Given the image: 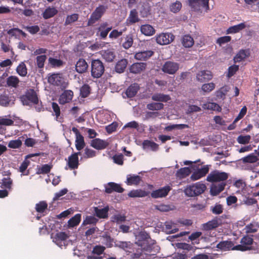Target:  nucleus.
<instances>
[{
  "instance_id": "1",
  "label": "nucleus",
  "mask_w": 259,
  "mask_h": 259,
  "mask_svg": "<svg viewBox=\"0 0 259 259\" xmlns=\"http://www.w3.org/2000/svg\"><path fill=\"white\" fill-rule=\"evenodd\" d=\"M137 242L136 243L140 246L143 252L140 253H136L134 254L133 259H150V255H154V253L150 254L144 253V251L151 252L153 249L158 250V247L155 245L154 240H151L148 234L145 232H140L137 236Z\"/></svg>"
},
{
  "instance_id": "2",
  "label": "nucleus",
  "mask_w": 259,
  "mask_h": 259,
  "mask_svg": "<svg viewBox=\"0 0 259 259\" xmlns=\"http://www.w3.org/2000/svg\"><path fill=\"white\" fill-rule=\"evenodd\" d=\"M206 187L202 182L188 186L185 189L184 192L186 195L189 197H193L199 195L205 190Z\"/></svg>"
},
{
  "instance_id": "3",
  "label": "nucleus",
  "mask_w": 259,
  "mask_h": 259,
  "mask_svg": "<svg viewBox=\"0 0 259 259\" xmlns=\"http://www.w3.org/2000/svg\"><path fill=\"white\" fill-rule=\"evenodd\" d=\"M48 82L52 84L59 86L61 89L67 87L68 83L66 79L60 73L49 74L48 77Z\"/></svg>"
},
{
  "instance_id": "4",
  "label": "nucleus",
  "mask_w": 259,
  "mask_h": 259,
  "mask_svg": "<svg viewBox=\"0 0 259 259\" xmlns=\"http://www.w3.org/2000/svg\"><path fill=\"white\" fill-rule=\"evenodd\" d=\"M229 174L219 170L211 171L207 177L206 180L209 182H225L228 178Z\"/></svg>"
},
{
  "instance_id": "5",
  "label": "nucleus",
  "mask_w": 259,
  "mask_h": 259,
  "mask_svg": "<svg viewBox=\"0 0 259 259\" xmlns=\"http://www.w3.org/2000/svg\"><path fill=\"white\" fill-rule=\"evenodd\" d=\"M209 0H188L189 6L195 11H204L207 12L209 10Z\"/></svg>"
},
{
  "instance_id": "6",
  "label": "nucleus",
  "mask_w": 259,
  "mask_h": 259,
  "mask_svg": "<svg viewBox=\"0 0 259 259\" xmlns=\"http://www.w3.org/2000/svg\"><path fill=\"white\" fill-rule=\"evenodd\" d=\"M21 100L24 105H29L30 104H38V99L36 93L33 90H29L25 95L21 97Z\"/></svg>"
},
{
  "instance_id": "7",
  "label": "nucleus",
  "mask_w": 259,
  "mask_h": 259,
  "mask_svg": "<svg viewBox=\"0 0 259 259\" xmlns=\"http://www.w3.org/2000/svg\"><path fill=\"white\" fill-rule=\"evenodd\" d=\"M104 67L102 62L99 60H93L92 62L91 73L95 78L100 77L104 73Z\"/></svg>"
},
{
  "instance_id": "8",
  "label": "nucleus",
  "mask_w": 259,
  "mask_h": 259,
  "mask_svg": "<svg viewBox=\"0 0 259 259\" xmlns=\"http://www.w3.org/2000/svg\"><path fill=\"white\" fill-rule=\"evenodd\" d=\"M67 235L64 232H58L52 234L53 241L60 247L67 245Z\"/></svg>"
},
{
  "instance_id": "9",
  "label": "nucleus",
  "mask_w": 259,
  "mask_h": 259,
  "mask_svg": "<svg viewBox=\"0 0 259 259\" xmlns=\"http://www.w3.org/2000/svg\"><path fill=\"white\" fill-rule=\"evenodd\" d=\"M175 38V36L171 33H161L155 37L157 44L160 45H166L171 42Z\"/></svg>"
},
{
  "instance_id": "10",
  "label": "nucleus",
  "mask_w": 259,
  "mask_h": 259,
  "mask_svg": "<svg viewBox=\"0 0 259 259\" xmlns=\"http://www.w3.org/2000/svg\"><path fill=\"white\" fill-rule=\"evenodd\" d=\"M253 240L249 236H245L242 238L240 241V244L236 245L233 249L242 251L249 250L251 248Z\"/></svg>"
},
{
  "instance_id": "11",
  "label": "nucleus",
  "mask_w": 259,
  "mask_h": 259,
  "mask_svg": "<svg viewBox=\"0 0 259 259\" xmlns=\"http://www.w3.org/2000/svg\"><path fill=\"white\" fill-rule=\"evenodd\" d=\"M179 65L177 63L167 61L162 66V71L169 74H175L179 69Z\"/></svg>"
},
{
  "instance_id": "12",
  "label": "nucleus",
  "mask_w": 259,
  "mask_h": 259,
  "mask_svg": "<svg viewBox=\"0 0 259 259\" xmlns=\"http://www.w3.org/2000/svg\"><path fill=\"white\" fill-rule=\"evenodd\" d=\"M210 165H204L201 168L198 169L194 171L191 176V179L192 181H196L204 177L208 172Z\"/></svg>"
},
{
  "instance_id": "13",
  "label": "nucleus",
  "mask_w": 259,
  "mask_h": 259,
  "mask_svg": "<svg viewBox=\"0 0 259 259\" xmlns=\"http://www.w3.org/2000/svg\"><path fill=\"white\" fill-rule=\"evenodd\" d=\"M221 224V221L218 218L204 223L201 225V229L205 231H208L218 227Z\"/></svg>"
},
{
  "instance_id": "14",
  "label": "nucleus",
  "mask_w": 259,
  "mask_h": 259,
  "mask_svg": "<svg viewBox=\"0 0 259 259\" xmlns=\"http://www.w3.org/2000/svg\"><path fill=\"white\" fill-rule=\"evenodd\" d=\"M171 190L170 186H167L163 187L160 189L153 191L151 196L153 198H163L166 196Z\"/></svg>"
},
{
  "instance_id": "15",
  "label": "nucleus",
  "mask_w": 259,
  "mask_h": 259,
  "mask_svg": "<svg viewBox=\"0 0 259 259\" xmlns=\"http://www.w3.org/2000/svg\"><path fill=\"white\" fill-rule=\"evenodd\" d=\"M213 77L211 72L208 70L199 71L196 76V80L200 82H204L211 80Z\"/></svg>"
},
{
  "instance_id": "16",
  "label": "nucleus",
  "mask_w": 259,
  "mask_h": 259,
  "mask_svg": "<svg viewBox=\"0 0 259 259\" xmlns=\"http://www.w3.org/2000/svg\"><path fill=\"white\" fill-rule=\"evenodd\" d=\"M105 11V9L104 7L100 6L98 7L91 15V18L88 21V25H91L99 19Z\"/></svg>"
},
{
  "instance_id": "17",
  "label": "nucleus",
  "mask_w": 259,
  "mask_h": 259,
  "mask_svg": "<svg viewBox=\"0 0 259 259\" xmlns=\"http://www.w3.org/2000/svg\"><path fill=\"white\" fill-rule=\"evenodd\" d=\"M88 64L83 59H79L75 64V70L79 73L85 72L88 68Z\"/></svg>"
},
{
  "instance_id": "18",
  "label": "nucleus",
  "mask_w": 259,
  "mask_h": 259,
  "mask_svg": "<svg viewBox=\"0 0 259 259\" xmlns=\"http://www.w3.org/2000/svg\"><path fill=\"white\" fill-rule=\"evenodd\" d=\"M108 145L107 141L100 139H95L91 142V146L97 150L105 149Z\"/></svg>"
},
{
  "instance_id": "19",
  "label": "nucleus",
  "mask_w": 259,
  "mask_h": 259,
  "mask_svg": "<svg viewBox=\"0 0 259 259\" xmlns=\"http://www.w3.org/2000/svg\"><path fill=\"white\" fill-rule=\"evenodd\" d=\"M163 230L167 234L174 233L179 230V225L171 221L165 222Z\"/></svg>"
},
{
  "instance_id": "20",
  "label": "nucleus",
  "mask_w": 259,
  "mask_h": 259,
  "mask_svg": "<svg viewBox=\"0 0 259 259\" xmlns=\"http://www.w3.org/2000/svg\"><path fill=\"white\" fill-rule=\"evenodd\" d=\"M73 96V92L70 90L64 91L60 96L59 101L60 104H64L71 101Z\"/></svg>"
},
{
  "instance_id": "21",
  "label": "nucleus",
  "mask_w": 259,
  "mask_h": 259,
  "mask_svg": "<svg viewBox=\"0 0 259 259\" xmlns=\"http://www.w3.org/2000/svg\"><path fill=\"white\" fill-rule=\"evenodd\" d=\"M67 164L69 167L71 169H76L78 167L79 161L77 153H74L68 157Z\"/></svg>"
},
{
  "instance_id": "22",
  "label": "nucleus",
  "mask_w": 259,
  "mask_h": 259,
  "mask_svg": "<svg viewBox=\"0 0 259 259\" xmlns=\"http://www.w3.org/2000/svg\"><path fill=\"white\" fill-rule=\"evenodd\" d=\"M226 185L225 182H221L218 184H212L210 187V194L213 196L218 195L224 190Z\"/></svg>"
},
{
  "instance_id": "23",
  "label": "nucleus",
  "mask_w": 259,
  "mask_h": 259,
  "mask_svg": "<svg viewBox=\"0 0 259 259\" xmlns=\"http://www.w3.org/2000/svg\"><path fill=\"white\" fill-rule=\"evenodd\" d=\"M113 191L121 193L123 192V189L120 185L113 182L109 183L105 186V191L107 193H110Z\"/></svg>"
},
{
  "instance_id": "24",
  "label": "nucleus",
  "mask_w": 259,
  "mask_h": 259,
  "mask_svg": "<svg viewBox=\"0 0 259 259\" xmlns=\"http://www.w3.org/2000/svg\"><path fill=\"white\" fill-rule=\"evenodd\" d=\"M146 67V64L145 63H136L130 66V70L131 72L137 74L144 71Z\"/></svg>"
},
{
  "instance_id": "25",
  "label": "nucleus",
  "mask_w": 259,
  "mask_h": 259,
  "mask_svg": "<svg viewBox=\"0 0 259 259\" xmlns=\"http://www.w3.org/2000/svg\"><path fill=\"white\" fill-rule=\"evenodd\" d=\"M94 212L97 217L102 219L108 217V212L109 211V207L108 206L104 208L95 207L94 208Z\"/></svg>"
},
{
  "instance_id": "26",
  "label": "nucleus",
  "mask_w": 259,
  "mask_h": 259,
  "mask_svg": "<svg viewBox=\"0 0 259 259\" xmlns=\"http://www.w3.org/2000/svg\"><path fill=\"white\" fill-rule=\"evenodd\" d=\"M246 27V24L245 22L241 23L236 25L232 26L228 28L227 30V34H233L240 32Z\"/></svg>"
},
{
  "instance_id": "27",
  "label": "nucleus",
  "mask_w": 259,
  "mask_h": 259,
  "mask_svg": "<svg viewBox=\"0 0 259 259\" xmlns=\"http://www.w3.org/2000/svg\"><path fill=\"white\" fill-rule=\"evenodd\" d=\"M141 32L146 36H152L155 32V29L152 26L149 24L142 25L140 28Z\"/></svg>"
},
{
  "instance_id": "28",
  "label": "nucleus",
  "mask_w": 259,
  "mask_h": 259,
  "mask_svg": "<svg viewBox=\"0 0 259 259\" xmlns=\"http://www.w3.org/2000/svg\"><path fill=\"white\" fill-rule=\"evenodd\" d=\"M153 54L151 51H145L136 53L135 55V58L138 60H144L148 59Z\"/></svg>"
},
{
  "instance_id": "29",
  "label": "nucleus",
  "mask_w": 259,
  "mask_h": 259,
  "mask_svg": "<svg viewBox=\"0 0 259 259\" xmlns=\"http://www.w3.org/2000/svg\"><path fill=\"white\" fill-rule=\"evenodd\" d=\"M233 243L230 241H224L220 242L217 246V248L220 249L223 251H227L231 250H235L233 249L234 247Z\"/></svg>"
},
{
  "instance_id": "30",
  "label": "nucleus",
  "mask_w": 259,
  "mask_h": 259,
  "mask_svg": "<svg viewBox=\"0 0 259 259\" xmlns=\"http://www.w3.org/2000/svg\"><path fill=\"white\" fill-rule=\"evenodd\" d=\"M249 56V53L248 51L244 50H240L234 57V62L237 63L244 61Z\"/></svg>"
},
{
  "instance_id": "31",
  "label": "nucleus",
  "mask_w": 259,
  "mask_h": 259,
  "mask_svg": "<svg viewBox=\"0 0 259 259\" xmlns=\"http://www.w3.org/2000/svg\"><path fill=\"white\" fill-rule=\"evenodd\" d=\"M141 181L139 176L135 175H128L126 177V183L128 185H137Z\"/></svg>"
},
{
  "instance_id": "32",
  "label": "nucleus",
  "mask_w": 259,
  "mask_h": 259,
  "mask_svg": "<svg viewBox=\"0 0 259 259\" xmlns=\"http://www.w3.org/2000/svg\"><path fill=\"white\" fill-rule=\"evenodd\" d=\"M202 108L204 109L210 110L221 112L222 110L221 107L218 104L213 102H207L202 105Z\"/></svg>"
},
{
  "instance_id": "33",
  "label": "nucleus",
  "mask_w": 259,
  "mask_h": 259,
  "mask_svg": "<svg viewBox=\"0 0 259 259\" xmlns=\"http://www.w3.org/2000/svg\"><path fill=\"white\" fill-rule=\"evenodd\" d=\"M102 57L107 62H112L115 57V54L112 50H107L102 52Z\"/></svg>"
},
{
  "instance_id": "34",
  "label": "nucleus",
  "mask_w": 259,
  "mask_h": 259,
  "mask_svg": "<svg viewBox=\"0 0 259 259\" xmlns=\"http://www.w3.org/2000/svg\"><path fill=\"white\" fill-rule=\"evenodd\" d=\"M147 193L142 190L137 189L131 191L128 196L130 197H143L147 195Z\"/></svg>"
},
{
  "instance_id": "35",
  "label": "nucleus",
  "mask_w": 259,
  "mask_h": 259,
  "mask_svg": "<svg viewBox=\"0 0 259 259\" xmlns=\"http://www.w3.org/2000/svg\"><path fill=\"white\" fill-rule=\"evenodd\" d=\"M182 44L185 48H190L194 45L193 38L189 35H185L182 39Z\"/></svg>"
},
{
  "instance_id": "36",
  "label": "nucleus",
  "mask_w": 259,
  "mask_h": 259,
  "mask_svg": "<svg viewBox=\"0 0 259 259\" xmlns=\"http://www.w3.org/2000/svg\"><path fill=\"white\" fill-rule=\"evenodd\" d=\"M139 87L137 84H132L126 91V94L129 98L134 97L137 93Z\"/></svg>"
},
{
  "instance_id": "37",
  "label": "nucleus",
  "mask_w": 259,
  "mask_h": 259,
  "mask_svg": "<svg viewBox=\"0 0 259 259\" xmlns=\"http://www.w3.org/2000/svg\"><path fill=\"white\" fill-rule=\"evenodd\" d=\"M152 99L155 101L167 102L170 99L169 95L163 94H155L152 96Z\"/></svg>"
},
{
  "instance_id": "38",
  "label": "nucleus",
  "mask_w": 259,
  "mask_h": 259,
  "mask_svg": "<svg viewBox=\"0 0 259 259\" xmlns=\"http://www.w3.org/2000/svg\"><path fill=\"white\" fill-rule=\"evenodd\" d=\"M23 139V137H20L18 139L10 141L8 145V147L12 149L19 148L22 146Z\"/></svg>"
},
{
  "instance_id": "39",
  "label": "nucleus",
  "mask_w": 259,
  "mask_h": 259,
  "mask_svg": "<svg viewBox=\"0 0 259 259\" xmlns=\"http://www.w3.org/2000/svg\"><path fill=\"white\" fill-rule=\"evenodd\" d=\"M29 161L26 159L21 164L19 168V171L21 173V177L29 175V171L27 170V168L29 165Z\"/></svg>"
},
{
  "instance_id": "40",
  "label": "nucleus",
  "mask_w": 259,
  "mask_h": 259,
  "mask_svg": "<svg viewBox=\"0 0 259 259\" xmlns=\"http://www.w3.org/2000/svg\"><path fill=\"white\" fill-rule=\"evenodd\" d=\"M143 147L145 149H151V150L155 151L158 149V145L154 142L145 140L143 143Z\"/></svg>"
},
{
  "instance_id": "41",
  "label": "nucleus",
  "mask_w": 259,
  "mask_h": 259,
  "mask_svg": "<svg viewBox=\"0 0 259 259\" xmlns=\"http://www.w3.org/2000/svg\"><path fill=\"white\" fill-rule=\"evenodd\" d=\"M127 64V61L126 59H121L118 61L115 66V70L117 72H123Z\"/></svg>"
},
{
  "instance_id": "42",
  "label": "nucleus",
  "mask_w": 259,
  "mask_h": 259,
  "mask_svg": "<svg viewBox=\"0 0 259 259\" xmlns=\"http://www.w3.org/2000/svg\"><path fill=\"white\" fill-rule=\"evenodd\" d=\"M241 160L244 163H254L258 160V158L257 156L255 155L254 154H250L247 156L242 158Z\"/></svg>"
},
{
  "instance_id": "43",
  "label": "nucleus",
  "mask_w": 259,
  "mask_h": 259,
  "mask_svg": "<svg viewBox=\"0 0 259 259\" xmlns=\"http://www.w3.org/2000/svg\"><path fill=\"white\" fill-rule=\"evenodd\" d=\"M57 12V10L55 8L49 7L44 12L43 17L46 19H49L53 17Z\"/></svg>"
},
{
  "instance_id": "44",
  "label": "nucleus",
  "mask_w": 259,
  "mask_h": 259,
  "mask_svg": "<svg viewBox=\"0 0 259 259\" xmlns=\"http://www.w3.org/2000/svg\"><path fill=\"white\" fill-rule=\"evenodd\" d=\"M19 82V79L16 76H10L7 79V83L9 87L16 88Z\"/></svg>"
},
{
  "instance_id": "45",
  "label": "nucleus",
  "mask_w": 259,
  "mask_h": 259,
  "mask_svg": "<svg viewBox=\"0 0 259 259\" xmlns=\"http://www.w3.org/2000/svg\"><path fill=\"white\" fill-rule=\"evenodd\" d=\"M191 172V170L189 167H184L180 169L176 173V176L178 178L182 179L188 176Z\"/></svg>"
},
{
  "instance_id": "46",
  "label": "nucleus",
  "mask_w": 259,
  "mask_h": 259,
  "mask_svg": "<svg viewBox=\"0 0 259 259\" xmlns=\"http://www.w3.org/2000/svg\"><path fill=\"white\" fill-rule=\"evenodd\" d=\"M17 73L21 76H25L27 74V69L25 64L21 62L16 68Z\"/></svg>"
},
{
  "instance_id": "47",
  "label": "nucleus",
  "mask_w": 259,
  "mask_h": 259,
  "mask_svg": "<svg viewBox=\"0 0 259 259\" xmlns=\"http://www.w3.org/2000/svg\"><path fill=\"white\" fill-rule=\"evenodd\" d=\"M85 146L84 138L82 135L75 137V147L77 150L82 149Z\"/></svg>"
},
{
  "instance_id": "48",
  "label": "nucleus",
  "mask_w": 259,
  "mask_h": 259,
  "mask_svg": "<svg viewBox=\"0 0 259 259\" xmlns=\"http://www.w3.org/2000/svg\"><path fill=\"white\" fill-rule=\"evenodd\" d=\"M188 127V125L185 124H171L166 126L164 128V130L169 132L175 130H182Z\"/></svg>"
},
{
  "instance_id": "49",
  "label": "nucleus",
  "mask_w": 259,
  "mask_h": 259,
  "mask_svg": "<svg viewBox=\"0 0 259 259\" xmlns=\"http://www.w3.org/2000/svg\"><path fill=\"white\" fill-rule=\"evenodd\" d=\"M215 85L213 82L206 83L202 84L201 90L204 93H209L215 89Z\"/></svg>"
},
{
  "instance_id": "50",
  "label": "nucleus",
  "mask_w": 259,
  "mask_h": 259,
  "mask_svg": "<svg viewBox=\"0 0 259 259\" xmlns=\"http://www.w3.org/2000/svg\"><path fill=\"white\" fill-rule=\"evenodd\" d=\"M14 121L11 118V117L4 116L0 117V126L1 125H5V126H10L13 124Z\"/></svg>"
},
{
  "instance_id": "51",
  "label": "nucleus",
  "mask_w": 259,
  "mask_h": 259,
  "mask_svg": "<svg viewBox=\"0 0 259 259\" xmlns=\"http://www.w3.org/2000/svg\"><path fill=\"white\" fill-rule=\"evenodd\" d=\"M81 220V214H76L73 218L70 219L68 221V226L71 227H74L77 225Z\"/></svg>"
},
{
  "instance_id": "52",
  "label": "nucleus",
  "mask_w": 259,
  "mask_h": 259,
  "mask_svg": "<svg viewBox=\"0 0 259 259\" xmlns=\"http://www.w3.org/2000/svg\"><path fill=\"white\" fill-rule=\"evenodd\" d=\"M259 228V224L257 223L253 222L245 227L246 233H253L256 232Z\"/></svg>"
},
{
  "instance_id": "53",
  "label": "nucleus",
  "mask_w": 259,
  "mask_h": 259,
  "mask_svg": "<svg viewBox=\"0 0 259 259\" xmlns=\"http://www.w3.org/2000/svg\"><path fill=\"white\" fill-rule=\"evenodd\" d=\"M127 21L131 23H134L139 21L138 14L135 10H133L131 11Z\"/></svg>"
},
{
  "instance_id": "54",
  "label": "nucleus",
  "mask_w": 259,
  "mask_h": 259,
  "mask_svg": "<svg viewBox=\"0 0 259 259\" xmlns=\"http://www.w3.org/2000/svg\"><path fill=\"white\" fill-rule=\"evenodd\" d=\"M163 104L161 103H152L147 105V107L150 110H159L163 108Z\"/></svg>"
},
{
  "instance_id": "55",
  "label": "nucleus",
  "mask_w": 259,
  "mask_h": 259,
  "mask_svg": "<svg viewBox=\"0 0 259 259\" xmlns=\"http://www.w3.org/2000/svg\"><path fill=\"white\" fill-rule=\"evenodd\" d=\"M251 137L249 135H240L238 137L237 141L241 144H246L249 143Z\"/></svg>"
},
{
  "instance_id": "56",
  "label": "nucleus",
  "mask_w": 259,
  "mask_h": 259,
  "mask_svg": "<svg viewBox=\"0 0 259 259\" xmlns=\"http://www.w3.org/2000/svg\"><path fill=\"white\" fill-rule=\"evenodd\" d=\"M182 8V4L179 1L171 4L170 6V10L171 12L176 13L180 11Z\"/></svg>"
},
{
  "instance_id": "57",
  "label": "nucleus",
  "mask_w": 259,
  "mask_h": 259,
  "mask_svg": "<svg viewBox=\"0 0 259 259\" xmlns=\"http://www.w3.org/2000/svg\"><path fill=\"white\" fill-rule=\"evenodd\" d=\"M12 180L10 177L4 178L2 180V185L7 189H11L12 185Z\"/></svg>"
},
{
  "instance_id": "58",
  "label": "nucleus",
  "mask_w": 259,
  "mask_h": 259,
  "mask_svg": "<svg viewBox=\"0 0 259 259\" xmlns=\"http://www.w3.org/2000/svg\"><path fill=\"white\" fill-rule=\"evenodd\" d=\"M111 29V27L106 28L104 24L101 25L99 28V30L100 31V35L103 38H105Z\"/></svg>"
},
{
  "instance_id": "59",
  "label": "nucleus",
  "mask_w": 259,
  "mask_h": 259,
  "mask_svg": "<svg viewBox=\"0 0 259 259\" xmlns=\"http://www.w3.org/2000/svg\"><path fill=\"white\" fill-rule=\"evenodd\" d=\"M115 246L126 250V249L131 247L132 244L130 242L117 241L115 242Z\"/></svg>"
},
{
  "instance_id": "60",
  "label": "nucleus",
  "mask_w": 259,
  "mask_h": 259,
  "mask_svg": "<svg viewBox=\"0 0 259 259\" xmlns=\"http://www.w3.org/2000/svg\"><path fill=\"white\" fill-rule=\"evenodd\" d=\"M47 56L45 55H40L36 58V63L38 67L42 68L44 66Z\"/></svg>"
},
{
  "instance_id": "61",
  "label": "nucleus",
  "mask_w": 259,
  "mask_h": 259,
  "mask_svg": "<svg viewBox=\"0 0 259 259\" xmlns=\"http://www.w3.org/2000/svg\"><path fill=\"white\" fill-rule=\"evenodd\" d=\"M49 63L53 67H60L63 64V62L61 60L52 57L49 58Z\"/></svg>"
},
{
  "instance_id": "62",
  "label": "nucleus",
  "mask_w": 259,
  "mask_h": 259,
  "mask_svg": "<svg viewBox=\"0 0 259 259\" xmlns=\"http://www.w3.org/2000/svg\"><path fill=\"white\" fill-rule=\"evenodd\" d=\"M200 232H196L193 233L189 237V239L192 242L193 244H198L199 243L198 238L201 235Z\"/></svg>"
},
{
  "instance_id": "63",
  "label": "nucleus",
  "mask_w": 259,
  "mask_h": 259,
  "mask_svg": "<svg viewBox=\"0 0 259 259\" xmlns=\"http://www.w3.org/2000/svg\"><path fill=\"white\" fill-rule=\"evenodd\" d=\"M228 91L229 89L227 87H224L216 92V96L218 98L223 99Z\"/></svg>"
},
{
  "instance_id": "64",
  "label": "nucleus",
  "mask_w": 259,
  "mask_h": 259,
  "mask_svg": "<svg viewBox=\"0 0 259 259\" xmlns=\"http://www.w3.org/2000/svg\"><path fill=\"white\" fill-rule=\"evenodd\" d=\"M112 221L116 223H121L125 221V217L120 214H116L112 217Z\"/></svg>"
}]
</instances>
